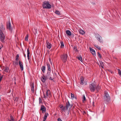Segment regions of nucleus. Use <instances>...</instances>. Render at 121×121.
Returning a JSON list of instances; mask_svg holds the SVG:
<instances>
[{"label":"nucleus","instance_id":"nucleus-18","mask_svg":"<svg viewBox=\"0 0 121 121\" xmlns=\"http://www.w3.org/2000/svg\"><path fill=\"white\" fill-rule=\"evenodd\" d=\"M30 54V52H29V48H28L27 49V56L28 60H29V59L30 58V57L29 56Z\"/></svg>","mask_w":121,"mask_h":121},{"label":"nucleus","instance_id":"nucleus-58","mask_svg":"<svg viewBox=\"0 0 121 121\" xmlns=\"http://www.w3.org/2000/svg\"><path fill=\"white\" fill-rule=\"evenodd\" d=\"M4 68H5V67H4V66L3 67V68H2V70H4Z\"/></svg>","mask_w":121,"mask_h":121},{"label":"nucleus","instance_id":"nucleus-62","mask_svg":"<svg viewBox=\"0 0 121 121\" xmlns=\"http://www.w3.org/2000/svg\"><path fill=\"white\" fill-rule=\"evenodd\" d=\"M1 75V74L0 73V76Z\"/></svg>","mask_w":121,"mask_h":121},{"label":"nucleus","instance_id":"nucleus-27","mask_svg":"<svg viewBox=\"0 0 121 121\" xmlns=\"http://www.w3.org/2000/svg\"><path fill=\"white\" fill-rule=\"evenodd\" d=\"M79 32L82 35L84 34L85 33V32L83 30L81 29L79 30Z\"/></svg>","mask_w":121,"mask_h":121},{"label":"nucleus","instance_id":"nucleus-15","mask_svg":"<svg viewBox=\"0 0 121 121\" xmlns=\"http://www.w3.org/2000/svg\"><path fill=\"white\" fill-rule=\"evenodd\" d=\"M46 67H45L43 65L42 66L41 68V70L42 72L44 74L45 71Z\"/></svg>","mask_w":121,"mask_h":121},{"label":"nucleus","instance_id":"nucleus-49","mask_svg":"<svg viewBox=\"0 0 121 121\" xmlns=\"http://www.w3.org/2000/svg\"><path fill=\"white\" fill-rule=\"evenodd\" d=\"M77 48L76 46H74L73 48L74 49H75V50L76 49H77Z\"/></svg>","mask_w":121,"mask_h":121},{"label":"nucleus","instance_id":"nucleus-10","mask_svg":"<svg viewBox=\"0 0 121 121\" xmlns=\"http://www.w3.org/2000/svg\"><path fill=\"white\" fill-rule=\"evenodd\" d=\"M41 81L43 82H45L46 80L48 78H46L44 74H43V76L41 78Z\"/></svg>","mask_w":121,"mask_h":121},{"label":"nucleus","instance_id":"nucleus-16","mask_svg":"<svg viewBox=\"0 0 121 121\" xmlns=\"http://www.w3.org/2000/svg\"><path fill=\"white\" fill-rule=\"evenodd\" d=\"M46 110V107H45L43 105H42L40 109V111H43L44 110Z\"/></svg>","mask_w":121,"mask_h":121},{"label":"nucleus","instance_id":"nucleus-36","mask_svg":"<svg viewBox=\"0 0 121 121\" xmlns=\"http://www.w3.org/2000/svg\"><path fill=\"white\" fill-rule=\"evenodd\" d=\"M98 55V57H99L100 58H102V56H101V54L99 52H97Z\"/></svg>","mask_w":121,"mask_h":121},{"label":"nucleus","instance_id":"nucleus-44","mask_svg":"<svg viewBox=\"0 0 121 121\" xmlns=\"http://www.w3.org/2000/svg\"><path fill=\"white\" fill-rule=\"evenodd\" d=\"M57 121H62L60 118H59L57 119Z\"/></svg>","mask_w":121,"mask_h":121},{"label":"nucleus","instance_id":"nucleus-39","mask_svg":"<svg viewBox=\"0 0 121 121\" xmlns=\"http://www.w3.org/2000/svg\"><path fill=\"white\" fill-rule=\"evenodd\" d=\"M0 28L3 30H5V28L4 27V26L3 25H2L0 27Z\"/></svg>","mask_w":121,"mask_h":121},{"label":"nucleus","instance_id":"nucleus-43","mask_svg":"<svg viewBox=\"0 0 121 121\" xmlns=\"http://www.w3.org/2000/svg\"><path fill=\"white\" fill-rule=\"evenodd\" d=\"M39 103H42V100L41 99V98L40 97L39 98Z\"/></svg>","mask_w":121,"mask_h":121},{"label":"nucleus","instance_id":"nucleus-17","mask_svg":"<svg viewBox=\"0 0 121 121\" xmlns=\"http://www.w3.org/2000/svg\"><path fill=\"white\" fill-rule=\"evenodd\" d=\"M46 95L47 96H48V95L51 96V94L49 90H48L47 91Z\"/></svg>","mask_w":121,"mask_h":121},{"label":"nucleus","instance_id":"nucleus-38","mask_svg":"<svg viewBox=\"0 0 121 121\" xmlns=\"http://www.w3.org/2000/svg\"><path fill=\"white\" fill-rule=\"evenodd\" d=\"M71 98L72 99H73L74 98V94H72V93H71Z\"/></svg>","mask_w":121,"mask_h":121},{"label":"nucleus","instance_id":"nucleus-32","mask_svg":"<svg viewBox=\"0 0 121 121\" xmlns=\"http://www.w3.org/2000/svg\"><path fill=\"white\" fill-rule=\"evenodd\" d=\"M94 46L96 48L100 50H101V48L99 46H98V45H96V44H95V45H94Z\"/></svg>","mask_w":121,"mask_h":121},{"label":"nucleus","instance_id":"nucleus-57","mask_svg":"<svg viewBox=\"0 0 121 121\" xmlns=\"http://www.w3.org/2000/svg\"><path fill=\"white\" fill-rule=\"evenodd\" d=\"M94 101H93V105L94 106Z\"/></svg>","mask_w":121,"mask_h":121},{"label":"nucleus","instance_id":"nucleus-14","mask_svg":"<svg viewBox=\"0 0 121 121\" xmlns=\"http://www.w3.org/2000/svg\"><path fill=\"white\" fill-rule=\"evenodd\" d=\"M46 43L47 44V48H48L50 49L52 46L51 44L47 41H46Z\"/></svg>","mask_w":121,"mask_h":121},{"label":"nucleus","instance_id":"nucleus-1","mask_svg":"<svg viewBox=\"0 0 121 121\" xmlns=\"http://www.w3.org/2000/svg\"><path fill=\"white\" fill-rule=\"evenodd\" d=\"M73 106V104H70L69 101H68L66 103V106H64L63 105L61 104L59 105V107L61 109V111L65 112V110H67L69 108V110H70Z\"/></svg>","mask_w":121,"mask_h":121},{"label":"nucleus","instance_id":"nucleus-48","mask_svg":"<svg viewBox=\"0 0 121 121\" xmlns=\"http://www.w3.org/2000/svg\"><path fill=\"white\" fill-rule=\"evenodd\" d=\"M43 95H44V96H43V98H45L46 97V96L45 95V94H44V93H43Z\"/></svg>","mask_w":121,"mask_h":121},{"label":"nucleus","instance_id":"nucleus-35","mask_svg":"<svg viewBox=\"0 0 121 121\" xmlns=\"http://www.w3.org/2000/svg\"><path fill=\"white\" fill-rule=\"evenodd\" d=\"M28 34H27L26 35V36L25 38V41H28Z\"/></svg>","mask_w":121,"mask_h":121},{"label":"nucleus","instance_id":"nucleus-61","mask_svg":"<svg viewBox=\"0 0 121 121\" xmlns=\"http://www.w3.org/2000/svg\"><path fill=\"white\" fill-rule=\"evenodd\" d=\"M2 31V30H1L0 29V31Z\"/></svg>","mask_w":121,"mask_h":121},{"label":"nucleus","instance_id":"nucleus-56","mask_svg":"<svg viewBox=\"0 0 121 121\" xmlns=\"http://www.w3.org/2000/svg\"><path fill=\"white\" fill-rule=\"evenodd\" d=\"M23 54H24V56L26 57V54H24V53H23Z\"/></svg>","mask_w":121,"mask_h":121},{"label":"nucleus","instance_id":"nucleus-5","mask_svg":"<svg viewBox=\"0 0 121 121\" xmlns=\"http://www.w3.org/2000/svg\"><path fill=\"white\" fill-rule=\"evenodd\" d=\"M68 56L67 54H64L60 56L61 59L64 63L66 62L67 60Z\"/></svg>","mask_w":121,"mask_h":121},{"label":"nucleus","instance_id":"nucleus-47","mask_svg":"<svg viewBox=\"0 0 121 121\" xmlns=\"http://www.w3.org/2000/svg\"><path fill=\"white\" fill-rule=\"evenodd\" d=\"M49 60L50 62H51V63H52V61H51V58H49Z\"/></svg>","mask_w":121,"mask_h":121},{"label":"nucleus","instance_id":"nucleus-22","mask_svg":"<svg viewBox=\"0 0 121 121\" xmlns=\"http://www.w3.org/2000/svg\"><path fill=\"white\" fill-rule=\"evenodd\" d=\"M10 116L11 120H9L8 119V120H9V121H15L12 115L11 114H10Z\"/></svg>","mask_w":121,"mask_h":121},{"label":"nucleus","instance_id":"nucleus-9","mask_svg":"<svg viewBox=\"0 0 121 121\" xmlns=\"http://www.w3.org/2000/svg\"><path fill=\"white\" fill-rule=\"evenodd\" d=\"M96 35L98 36L97 37H96L98 40L101 43H103V40L102 38V37L98 34H97Z\"/></svg>","mask_w":121,"mask_h":121},{"label":"nucleus","instance_id":"nucleus-25","mask_svg":"<svg viewBox=\"0 0 121 121\" xmlns=\"http://www.w3.org/2000/svg\"><path fill=\"white\" fill-rule=\"evenodd\" d=\"M99 62L100 64L99 65V66H101L102 68L103 69L104 65L103 64V62H102L101 61H99Z\"/></svg>","mask_w":121,"mask_h":121},{"label":"nucleus","instance_id":"nucleus-50","mask_svg":"<svg viewBox=\"0 0 121 121\" xmlns=\"http://www.w3.org/2000/svg\"><path fill=\"white\" fill-rule=\"evenodd\" d=\"M1 47L0 46V49H1L3 47V44H1Z\"/></svg>","mask_w":121,"mask_h":121},{"label":"nucleus","instance_id":"nucleus-4","mask_svg":"<svg viewBox=\"0 0 121 121\" xmlns=\"http://www.w3.org/2000/svg\"><path fill=\"white\" fill-rule=\"evenodd\" d=\"M42 6L43 9H50L51 8V5L48 1H44L43 3Z\"/></svg>","mask_w":121,"mask_h":121},{"label":"nucleus","instance_id":"nucleus-21","mask_svg":"<svg viewBox=\"0 0 121 121\" xmlns=\"http://www.w3.org/2000/svg\"><path fill=\"white\" fill-rule=\"evenodd\" d=\"M80 80H81V82H80V83L82 85H83V84L84 83L83 82L84 80V78H83L82 77L81 78H80Z\"/></svg>","mask_w":121,"mask_h":121},{"label":"nucleus","instance_id":"nucleus-8","mask_svg":"<svg viewBox=\"0 0 121 121\" xmlns=\"http://www.w3.org/2000/svg\"><path fill=\"white\" fill-rule=\"evenodd\" d=\"M7 29H9V30L11 32L12 31V28L11 26L10 22V21H8L7 22Z\"/></svg>","mask_w":121,"mask_h":121},{"label":"nucleus","instance_id":"nucleus-60","mask_svg":"<svg viewBox=\"0 0 121 121\" xmlns=\"http://www.w3.org/2000/svg\"><path fill=\"white\" fill-rule=\"evenodd\" d=\"M69 111H68V114H69Z\"/></svg>","mask_w":121,"mask_h":121},{"label":"nucleus","instance_id":"nucleus-23","mask_svg":"<svg viewBox=\"0 0 121 121\" xmlns=\"http://www.w3.org/2000/svg\"><path fill=\"white\" fill-rule=\"evenodd\" d=\"M9 70V69L7 66H6L5 67L4 69V71H5L6 73L8 72V70Z\"/></svg>","mask_w":121,"mask_h":121},{"label":"nucleus","instance_id":"nucleus-11","mask_svg":"<svg viewBox=\"0 0 121 121\" xmlns=\"http://www.w3.org/2000/svg\"><path fill=\"white\" fill-rule=\"evenodd\" d=\"M19 65L20 68L22 71L23 70V63L22 62H21L20 60L19 62Z\"/></svg>","mask_w":121,"mask_h":121},{"label":"nucleus","instance_id":"nucleus-45","mask_svg":"<svg viewBox=\"0 0 121 121\" xmlns=\"http://www.w3.org/2000/svg\"><path fill=\"white\" fill-rule=\"evenodd\" d=\"M14 81H15L14 84H16V82H15L16 80L15 77H14Z\"/></svg>","mask_w":121,"mask_h":121},{"label":"nucleus","instance_id":"nucleus-3","mask_svg":"<svg viewBox=\"0 0 121 121\" xmlns=\"http://www.w3.org/2000/svg\"><path fill=\"white\" fill-rule=\"evenodd\" d=\"M51 71H48L47 74L45 75L46 78L50 80H52L54 78V75L53 73L51 74Z\"/></svg>","mask_w":121,"mask_h":121},{"label":"nucleus","instance_id":"nucleus-42","mask_svg":"<svg viewBox=\"0 0 121 121\" xmlns=\"http://www.w3.org/2000/svg\"><path fill=\"white\" fill-rule=\"evenodd\" d=\"M37 30L35 29V32H34V33L35 35H36V34L37 33Z\"/></svg>","mask_w":121,"mask_h":121},{"label":"nucleus","instance_id":"nucleus-34","mask_svg":"<svg viewBox=\"0 0 121 121\" xmlns=\"http://www.w3.org/2000/svg\"><path fill=\"white\" fill-rule=\"evenodd\" d=\"M82 101L83 102L84 101H86V99L84 95H83V97L82 98Z\"/></svg>","mask_w":121,"mask_h":121},{"label":"nucleus","instance_id":"nucleus-40","mask_svg":"<svg viewBox=\"0 0 121 121\" xmlns=\"http://www.w3.org/2000/svg\"><path fill=\"white\" fill-rule=\"evenodd\" d=\"M18 98L17 97H16L15 98V99H14V101L17 100V102L18 101Z\"/></svg>","mask_w":121,"mask_h":121},{"label":"nucleus","instance_id":"nucleus-6","mask_svg":"<svg viewBox=\"0 0 121 121\" xmlns=\"http://www.w3.org/2000/svg\"><path fill=\"white\" fill-rule=\"evenodd\" d=\"M96 84L95 82L92 83L89 85V88L92 92H94L95 90V87L96 86Z\"/></svg>","mask_w":121,"mask_h":121},{"label":"nucleus","instance_id":"nucleus-28","mask_svg":"<svg viewBox=\"0 0 121 121\" xmlns=\"http://www.w3.org/2000/svg\"><path fill=\"white\" fill-rule=\"evenodd\" d=\"M60 48H63L64 47V44L63 42V41H61L60 42Z\"/></svg>","mask_w":121,"mask_h":121},{"label":"nucleus","instance_id":"nucleus-12","mask_svg":"<svg viewBox=\"0 0 121 121\" xmlns=\"http://www.w3.org/2000/svg\"><path fill=\"white\" fill-rule=\"evenodd\" d=\"M31 90L32 93H34V83L32 82L31 84Z\"/></svg>","mask_w":121,"mask_h":121},{"label":"nucleus","instance_id":"nucleus-26","mask_svg":"<svg viewBox=\"0 0 121 121\" xmlns=\"http://www.w3.org/2000/svg\"><path fill=\"white\" fill-rule=\"evenodd\" d=\"M100 86L99 84L97 85L96 87H95V89L97 91V92L99 91L100 89Z\"/></svg>","mask_w":121,"mask_h":121},{"label":"nucleus","instance_id":"nucleus-19","mask_svg":"<svg viewBox=\"0 0 121 121\" xmlns=\"http://www.w3.org/2000/svg\"><path fill=\"white\" fill-rule=\"evenodd\" d=\"M66 33L67 35L69 36H70L71 35V32L69 30H67L66 31Z\"/></svg>","mask_w":121,"mask_h":121},{"label":"nucleus","instance_id":"nucleus-33","mask_svg":"<svg viewBox=\"0 0 121 121\" xmlns=\"http://www.w3.org/2000/svg\"><path fill=\"white\" fill-rule=\"evenodd\" d=\"M13 65H18V62H17V61H13Z\"/></svg>","mask_w":121,"mask_h":121},{"label":"nucleus","instance_id":"nucleus-24","mask_svg":"<svg viewBox=\"0 0 121 121\" xmlns=\"http://www.w3.org/2000/svg\"><path fill=\"white\" fill-rule=\"evenodd\" d=\"M77 58L78 59L80 60L81 62H82V56H78L77 57Z\"/></svg>","mask_w":121,"mask_h":121},{"label":"nucleus","instance_id":"nucleus-46","mask_svg":"<svg viewBox=\"0 0 121 121\" xmlns=\"http://www.w3.org/2000/svg\"><path fill=\"white\" fill-rule=\"evenodd\" d=\"M108 70V71L109 72H110L111 73H113V71H111V70Z\"/></svg>","mask_w":121,"mask_h":121},{"label":"nucleus","instance_id":"nucleus-31","mask_svg":"<svg viewBox=\"0 0 121 121\" xmlns=\"http://www.w3.org/2000/svg\"><path fill=\"white\" fill-rule=\"evenodd\" d=\"M19 55L17 54L15 57V60L17 61H18L19 60Z\"/></svg>","mask_w":121,"mask_h":121},{"label":"nucleus","instance_id":"nucleus-51","mask_svg":"<svg viewBox=\"0 0 121 121\" xmlns=\"http://www.w3.org/2000/svg\"><path fill=\"white\" fill-rule=\"evenodd\" d=\"M46 110H44V111H42V112L43 113H44L45 112H46Z\"/></svg>","mask_w":121,"mask_h":121},{"label":"nucleus","instance_id":"nucleus-41","mask_svg":"<svg viewBox=\"0 0 121 121\" xmlns=\"http://www.w3.org/2000/svg\"><path fill=\"white\" fill-rule=\"evenodd\" d=\"M3 75H2V76H0V82L2 80V79L3 77Z\"/></svg>","mask_w":121,"mask_h":121},{"label":"nucleus","instance_id":"nucleus-20","mask_svg":"<svg viewBox=\"0 0 121 121\" xmlns=\"http://www.w3.org/2000/svg\"><path fill=\"white\" fill-rule=\"evenodd\" d=\"M46 64L48 67V71H51L50 65L48 63H46Z\"/></svg>","mask_w":121,"mask_h":121},{"label":"nucleus","instance_id":"nucleus-52","mask_svg":"<svg viewBox=\"0 0 121 121\" xmlns=\"http://www.w3.org/2000/svg\"><path fill=\"white\" fill-rule=\"evenodd\" d=\"M75 51L76 52H78V49L77 48L75 50Z\"/></svg>","mask_w":121,"mask_h":121},{"label":"nucleus","instance_id":"nucleus-54","mask_svg":"<svg viewBox=\"0 0 121 121\" xmlns=\"http://www.w3.org/2000/svg\"><path fill=\"white\" fill-rule=\"evenodd\" d=\"M83 114L84 115V113H85V114H86V112L85 111H83Z\"/></svg>","mask_w":121,"mask_h":121},{"label":"nucleus","instance_id":"nucleus-55","mask_svg":"<svg viewBox=\"0 0 121 121\" xmlns=\"http://www.w3.org/2000/svg\"><path fill=\"white\" fill-rule=\"evenodd\" d=\"M46 119H45L44 118H43V121H45L46 120Z\"/></svg>","mask_w":121,"mask_h":121},{"label":"nucleus","instance_id":"nucleus-13","mask_svg":"<svg viewBox=\"0 0 121 121\" xmlns=\"http://www.w3.org/2000/svg\"><path fill=\"white\" fill-rule=\"evenodd\" d=\"M91 52L93 55H95V50L91 47L89 48Z\"/></svg>","mask_w":121,"mask_h":121},{"label":"nucleus","instance_id":"nucleus-7","mask_svg":"<svg viewBox=\"0 0 121 121\" xmlns=\"http://www.w3.org/2000/svg\"><path fill=\"white\" fill-rule=\"evenodd\" d=\"M0 41L3 43H4V40L5 38V36L3 32V31L0 32Z\"/></svg>","mask_w":121,"mask_h":121},{"label":"nucleus","instance_id":"nucleus-59","mask_svg":"<svg viewBox=\"0 0 121 121\" xmlns=\"http://www.w3.org/2000/svg\"><path fill=\"white\" fill-rule=\"evenodd\" d=\"M114 58H115V59H117V58H116V57H114Z\"/></svg>","mask_w":121,"mask_h":121},{"label":"nucleus","instance_id":"nucleus-2","mask_svg":"<svg viewBox=\"0 0 121 121\" xmlns=\"http://www.w3.org/2000/svg\"><path fill=\"white\" fill-rule=\"evenodd\" d=\"M104 94V95L103 98L104 101L106 103L108 104L111 101V97L107 91H105Z\"/></svg>","mask_w":121,"mask_h":121},{"label":"nucleus","instance_id":"nucleus-37","mask_svg":"<svg viewBox=\"0 0 121 121\" xmlns=\"http://www.w3.org/2000/svg\"><path fill=\"white\" fill-rule=\"evenodd\" d=\"M118 71L119 74L120 76L121 77V71L119 69H118Z\"/></svg>","mask_w":121,"mask_h":121},{"label":"nucleus","instance_id":"nucleus-30","mask_svg":"<svg viewBox=\"0 0 121 121\" xmlns=\"http://www.w3.org/2000/svg\"><path fill=\"white\" fill-rule=\"evenodd\" d=\"M55 13L57 15H61L60 12L59 11H58L57 10H56L55 11Z\"/></svg>","mask_w":121,"mask_h":121},{"label":"nucleus","instance_id":"nucleus-29","mask_svg":"<svg viewBox=\"0 0 121 121\" xmlns=\"http://www.w3.org/2000/svg\"><path fill=\"white\" fill-rule=\"evenodd\" d=\"M49 114L48 113L45 112L44 114V118L46 119L47 117L48 116Z\"/></svg>","mask_w":121,"mask_h":121},{"label":"nucleus","instance_id":"nucleus-53","mask_svg":"<svg viewBox=\"0 0 121 121\" xmlns=\"http://www.w3.org/2000/svg\"><path fill=\"white\" fill-rule=\"evenodd\" d=\"M2 85L1 84H0V90L2 88Z\"/></svg>","mask_w":121,"mask_h":121}]
</instances>
